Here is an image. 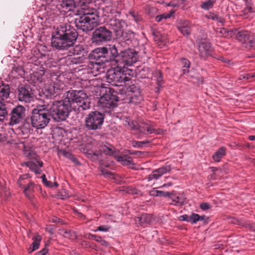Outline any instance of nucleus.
Wrapping results in <instances>:
<instances>
[{"label": "nucleus", "mask_w": 255, "mask_h": 255, "mask_svg": "<svg viewBox=\"0 0 255 255\" xmlns=\"http://www.w3.org/2000/svg\"><path fill=\"white\" fill-rule=\"evenodd\" d=\"M25 108L22 106L18 105L13 108L9 114V124L13 126L22 122L25 116Z\"/></svg>", "instance_id": "11"}, {"label": "nucleus", "mask_w": 255, "mask_h": 255, "mask_svg": "<svg viewBox=\"0 0 255 255\" xmlns=\"http://www.w3.org/2000/svg\"><path fill=\"white\" fill-rule=\"evenodd\" d=\"M227 148L222 146L217 150L212 155V159L215 162H220L221 159L226 154Z\"/></svg>", "instance_id": "23"}, {"label": "nucleus", "mask_w": 255, "mask_h": 255, "mask_svg": "<svg viewBox=\"0 0 255 255\" xmlns=\"http://www.w3.org/2000/svg\"><path fill=\"white\" fill-rule=\"evenodd\" d=\"M246 76V80H251L252 79L255 77V75L254 73H245Z\"/></svg>", "instance_id": "60"}, {"label": "nucleus", "mask_w": 255, "mask_h": 255, "mask_svg": "<svg viewBox=\"0 0 255 255\" xmlns=\"http://www.w3.org/2000/svg\"><path fill=\"white\" fill-rule=\"evenodd\" d=\"M185 0H174L173 1L165 3L167 6L177 7L179 4H182Z\"/></svg>", "instance_id": "40"}, {"label": "nucleus", "mask_w": 255, "mask_h": 255, "mask_svg": "<svg viewBox=\"0 0 255 255\" xmlns=\"http://www.w3.org/2000/svg\"><path fill=\"white\" fill-rule=\"evenodd\" d=\"M63 236L65 238H69L71 240H74L77 239L78 236L76 232L71 230H64L62 231Z\"/></svg>", "instance_id": "35"}, {"label": "nucleus", "mask_w": 255, "mask_h": 255, "mask_svg": "<svg viewBox=\"0 0 255 255\" xmlns=\"http://www.w3.org/2000/svg\"><path fill=\"white\" fill-rule=\"evenodd\" d=\"M214 3L215 1L212 0H205L202 2L201 7L205 10H208L213 7Z\"/></svg>", "instance_id": "36"}, {"label": "nucleus", "mask_w": 255, "mask_h": 255, "mask_svg": "<svg viewBox=\"0 0 255 255\" xmlns=\"http://www.w3.org/2000/svg\"><path fill=\"white\" fill-rule=\"evenodd\" d=\"M70 53H71L73 55H77L80 56H84L85 53L84 48L83 46L81 45H76L75 47L69 50Z\"/></svg>", "instance_id": "28"}, {"label": "nucleus", "mask_w": 255, "mask_h": 255, "mask_svg": "<svg viewBox=\"0 0 255 255\" xmlns=\"http://www.w3.org/2000/svg\"><path fill=\"white\" fill-rule=\"evenodd\" d=\"M255 12V10L251 6H247L243 10L244 15H247L249 13Z\"/></svg>", "instance_id": "46"}, {"label": "nucleus", "mask_w": 255, "mask_h": 255, "mask_svg": "<svg viewBox=\"0 0 255 255\" xmlns=\"http://www.w3.org/2000/svg\"><path fill=\"white\" fill-rule=\"evenodd\" d=\"M116 159L124 166L129 165L132 163L131 157L127 155L117 156L115 157Z\"/></svg>", "instance_id": "26"}, {"label": "nucleus", "mask_w": 255, "mask_h": 255, "mask_svg": "<svg viewBox=\"0 0 255 255\" xmlns=\"http://www.w3.org/2000/svg\"><path fill=\"white\" fill-rule=\"evenodd\" d=\"M205 17L208 19L216 21L222 24L224 23L225 22V19L223 17L220 16L214 12H208L205 15Z\"/></svg>", "instance_id": "27"}, {"label": "nucleus", "mask_w": 255, "mask_h": 255, "mask_svg": "<svg viewBox=\"0 0 255 255\" xmlns=\"http://www.w3.org/2000/svg\"><path fill=\"white\" fill-rule=\"evenodd\" d=\"M163 174H164L163 173L160 168H159L154 170L151 174H149L148 176V180L151 181L152 179L157 180L159 179Z\"/></svg>", "instance_id": "34"}, {"label": "nucleus", "mask_w": 255, "mask_h": 255, "mask_svg": "<svg viewBox=\"0 0 255 255\" xmlns=\"http://www.w3.org/2000/svg\"><path fill=\"white\" fill-rule=\"evenodd\" d=\"M99 243H101V244L102 245H103L104 246H108V242H106L105 240H102L101 238L100 242Z\"/></svg>", "instance_id": "64"}, {"label": "nucleus", "mask_w": 255, "mask_h": 255, "mask_svg": "<svg viewBox=\"0 0 255 255\" xmlns=\"http://www.w3.org/2000/svg\"><path fill=\"white\" fill-rule=\"evenodd\" d=\"M175 199H176V203H178L179 205L182 204L184 202V199L179 196H176Z\"/></svg>", "instance_id": "62"}, {"label": "nucleus", "mask_w": 255, "mask_h": 255, "mask_svg": "<svg viewBox=\"0 0 255 255\" xmlns=\"http://www.w3.org/2000/svg\"><path fill=\"white\" fill-rule=\"evenodd\" d=\"M153 39L157 43H160L163 45H165L167 42V36L165 34H161L158 31H154L153 33Z\"/></svg>", "instance_id": "25"}, {"label": "nucleus", "mask_w": 255, "mask_h": 255, "mask_svg": "<svg viewBox=\"0 0 255 255\" xmlns=\"http://www.w3.org/2000/svg\"><path fill=\"white\" fill-rule=\"evenodd\" d=\"M77 36V32L73 26L67 23L61 24L52 35V45L57 49H67L73 46Z\"/></svg>", "instance_id": "3"}, {"label": "nucleus", "mask_w": 255, "mask_h": 255, "mask_svg": "<svg viewBox=\"0 0 255 255\" xmlns=\"http://www.w3.org/2000/svg\"><path fill=\"white\" fill-rule=\"evenodd\" d=\"M7 116V105L3 102H0V122L3 121Z\"/></svg>", "instance_id": "32"}, {"label": "nucleus", "mask_w": 255, "mask_h": 255, "mask_svg": "<svg viewBox=\"0 0 255 255\" xmlns=\"http://www.w3.org/2000/svg\"><path fill=\"white\" fill-rule=\"evenodd\" d=\"M22 165L28 167L31 171L34 172L36 174H40L42 172L40 168L42 167L43 162L39 160L38 157L33 158L32 160L23 162Z\"/></svg>", "instance_id": "15"}, {"label": "nucleus", "mask_w": 255, "mask_h": 255, "mask_svg": "<svg viewBox=\"0 0 255 255\" xmlns=\"http://www.w3.org/2000/svg\"><path fill=\"white\" fill-rule=\"evenodd\" d=\"M60 89L59 85L57 84H54L53 85L49 87V92L51 94H58Z\"/></svg>", "instance_id": "42"}, {"label": "nucleus", "mask_w": 255, "mask_h": 255, "mask_svg": "<svg viewBox=\"0 0 255 255\" xmlns=\"http://www.w3.org/2000/svg\"><path fill=\"white\" fill-rule=\"evenodd\" d=\"M118 97L111 93H106L101 97L98 101V106L103 109L106 112H109V110L113 109L116 106Z\"/></svg>", "instance_id": "10"}, {"label": "nucleus", "mask_w": 255, "mask_h": 255, "mask_svg": "<svg viewBox=\"0 0 255 255\" xmlns=\"http://www.w3.org/2000/svg\"><path fill=\"white\" fill-rule=\"evenodd\" d=\"M232 223L235 224L239 225L240 226H245L246 228L250 229H251L252 227L251 225L246 224L236 219H234V220L232 221Z\"/></svg>", "instance_id": "45"}, {"label": "nucleus", "mask_w": 255, "mask_h": 255, "mask_svg": "<svg viewBox=\"0 0 255 255\" xmlns=\"http://www.w3.org/2000/svg\"><path fill=\"white\" fill-rule=\"evenodd\" d=\"M10 88L8 85H0V102L6 100L9 96Z\"/></svg>", "instance_id": "20"}, {"label": "nucleus", "mask_w": 255, "mask_h": 255, "mask_svg": "<svg viewBox=\"0 0 255 255\" xmlns=\"http://www.w3.org/2000/svg\"><path fill=\"white\" fill-rule=\"evenodd\" d=\"M112 38V32L105 26L98 28L93 32L92 40L95 42L110 41Z\"/></svg>", "instance_id": "12"}, {"label": "nucleus", "mask_w": 255, "mask_h": 255, "mask_svg": "<svg viewBox=\"0 0 255 255\" xmlns=\"http://www.w3.org/2000/svg\"><path fill=\"white\" fill-rule=\"evenodd\" d=\"M19 131L21 133V134L23 135L27 136L30 132V131H29V129L28 128H24L22 127H20L19 129ZM18 133H20V132H18Z\"/></svg>", "instance_id": "52"}, {"label": "nucleus", "mask_w": 255, "mask_h": 255, "mask_svg": "<svg viewBox=\"0 0 255 255\" xmlns=\"http://www.w3.org/2000/svg\"><path fill=\"white\" fill-rule=\"evenodd\" d=\"M46 103L38 105L32 110L30 117V123L32 128L43 129L49 123L51 118Z\"/></svg>", "instance_id": "5"}, {"label": "nucleus", "mask_w": 255, "mask_h": 255, "mask_svg": "<svg viewBox=\"0 0 255 255\" xmlns=\"http://www.w3.org/2000/svg\"><path fill=\"white\" fill-rule=\"evenodd\" d=\"M116 40L117 43L110 45L108 47L98 48L93 50L89 55L91 61L89 67L99 71L102 66L104 67L103 65L105 62L113 61L118 64L121 51L124 48L128 47L131 41L121 39Z\"/></svg>", "instance_id": "2"}, {"label": "nucleus", "mask_w": 255, "mask_h": 255, "mask_svg": "<svg viewBox=\"0 0 255 255\" xmlns=\"http://www.w3.org/2000/svg\"><path fill=\"white\" fill-rule=\"evenodd\" d=\"M123 67L117 65V67L111 68L107 71L106 77L108 82L112 85L121 86L126 81L129 80V78L124 74Z\"/></svg>", "instance_id": "7"}, {"label": "nucleus", "mask_w": 255, "mask_h": 255, "mask_svg": "<svg viewBox=\"0 0 255 255\" xmlns=\"http://www.w3.org/2000/svg\"><path fill=\"white\" fill-rule=\"evenodd\" d=\"M100 171L101 175H103L106 178H111L114 175L113 172L109 171L108 170L104 168H101Z\"/></svg>", "instance_id": "41"}, {"label": "nucleus", "mask_w": 255, "mask_h": 255, "mask_svg": "<svg viewBox=\"0 0 255 255\" xmlns=\"http://www.w3.org/2000/svg\"><path fill=\"white\" fill-rule=\"evenodd\" d=\"M91 0H62L61 5L63 8L71 10L73 7L77 5L85 6L87 3H90Z\"/></svg>", "instance_id": "16"}, {"label": "nucleus", "mask_w": 255, "mask_h": 255, "mask_svg": "<svg viewBox=\"0 0 255 255\" xmlns=\"http://www.w3.org/2000/svg\"><path fill=\"white\" fill-rule=\"evenodd\" d=\"M162 81H163V79H162V76L161 75V74L159 73V76L157 77V84L159 87L161 86V85L162 84Z\"/></svg>", "instance_id": "59"}, {"label": "nucleus", "mask_w": 255, "mask_h": 255, "mask_svg": "<svg viewBox=\"0 0 255 255\" xmlns=\"http://www.w3.org/2000/svg\"><path fill=\"white\" fill-rule=\"evenodd\" d=\"M24 155L25 156L28 157L30 160H32V158H36L38 156L32 150H25L24 151Z\"/></svg>", "instance_id": "39"}, {"label": "nucleus", "mask_w": 255, "mask_h": 255, "mask_svg": "<svg viewBox=\"0 0 255 255\" xmlns=\"http://www.w3.org/2000/svg\"><path fill=\"white\" fill-rule=\"evenodd\" d=\"M198 51L201 58H206L212 55L213 48L210 42L204 40L199 43Z\"/></svg>", "instance_id": "14"}, {"label": "nucleus", "mask_w": 255, "mask_h": 255, "mask_svg": "<svg viewBox=\"0 0 255 255\" xmlns=\"http://www.w3.org/2000/svg\"><path fill=\"white\" fill-rule=\"evenodd\" d=\"M155 192L156 193V195L159 197H169L172 194V193L169 192L159 190H155Z\"/></svg>", "instance_id": "43"}, {"label": "nucleus", "mask_w": 255, "mask_h": 255, "mask_svg": "<svg viewBox=\"0 0 255 255\" xmlns=\"http://www.w3.org/2000/svg\"><path fill=\"white\" fill-rule=\"evenodd\" d=\"M30 176L28 174L21 175L19 177V179L17 181V183L20 188H23L26 185V184L28 181H30L28 180Z\"/></svg>", "instance_id": "31"}, {"label": "nucleus", "mask_w": 255, "mask_h": 255, "mask_svg": "<svg viewBox=\"0 0 255 255\" xmlns=\"http://www.w3.org/2000/svg\"><path fill=\"white\" fill-rule=\"evenodd\" d=\"M138 130L139 132L144 134L156 133L159 134V132H157V130L149 126L148 124L142 123L138 126Z\"/></svg>", "instance_id": "21"}, {"label": "nucleus", "mask_w": 255, "mask_h": 255, "mask_svg": "<svg viewBox=\"0 0 255 255\" xmlns=\"http://www.w3.org/2000/svg\"><path fill=\"white\" fill-rule=\"evenodd\" d=\"M206 216L205 215L200 216L196 213H192L189 215V223L191 224H195L198 221H204Z\"/></svg>", "instance_id": "29"}, {"label": "nucleus", "mask_w": 255, "mask_h": 255, "mask_svg": "<svg viewBox=\"0 0 255 255\" xmlns=\"http://www.w3.org/2000/svg\"><path fill=\"white\" fill-rule=\"evenodd\" d=\"M104 120V115L99 112H90L85 118V127L88 130H97L101 128Z\"/></svg>", "instance_id": "8"}, {"label": "nucleus", "mask_w": 255, "mask_h": 255, "mask_svg": "<svg viewBox=\"0 0 255 255\" xmlns=\"http://www.w3.org/2000/svg\"><path fill=\"white\" fill-rule=\"evenodd\" d=\"M200 208L203 210H207L211 208V206L207 203H202L200 205Z\"/></svg>", "instance_id": "54"}, {"label": "nucleus", "mask_w": 255, "mask_h": 255, "mask_svg": "<svg viewBox=\"0 0 255 255\" xmlns=\"http://www.w3.org/2000/svg\"><path fill=\"white\" fill-rule=\"evenodd\" d=\"M71 62L73 63V64H79L81 62V56H78V57L77 58H71Z\"/></svg>", "instance_id": "58"}, {"label": "nucleus", "mask_w": 255, "mask_h": 255, "mask_svg": "<svg viewBox=\"0 0 255 255\" xmlns=\"http://www.w3.org/2000/svg\"><path fill=\"white\" fill-rule=\"evenodd\" d=\"M32 240H33V242L31 245L33 247V250H36L39 247L41 237L39 235H36L32 238Z\"/></svg>", "instance_id": "37"}, {"label": "nucleus", "mask_w": 255, "mask_h": 255, "mask_svg": "<svg viewBox=\"0 0 255 255\" xmlns=\"http://www.w3.org/2000/svg\"><path fill=\"white\" fill-rule=\"evenodd\" d=\"M177 29L184 36H189L191 32L192 24L188 20L179 19L176 25Z\"/></svg>", "instance_id": "17"}, {"label": "nucleus", "mask_w": 255, "mask_h": 255, "mask_svg": "<svg viewBox=\"0 0 255 255\" xmlns=\"http://www.w3.org/2000/svg\"><path fill=\"white\" fill-rule=\"evenodd\" d=\"M29 122H30V119H27L26 122L25 123H24V124L21 126V127H22L23 128H28V129H29V131H30L31 128L32 127L31 126V123L30 124Z\"/></svg>", "instance_id": "53"}, {"label": "nucleus", "mask_w": 255, "mask_h": 255, "mask_svg": "<svg viewBox=\"0 0 255 255\" xmlns=\"http://www.w3.org/2000/svg\"><path fill=\"white\" fill-rule=\"evenodd\" d=\"M237 38L242 43L249 44L250 46L254 47L255 41L253 40L249 31L243 30L237 34Z\"/></svg>", "instance_id": "18"}, {"label": "nucleus", "mask_w": 255, "mask_h": 255, "mask_svg": "<svg viewBox=\"0 0 255 255\" xmlns=\"http://www.w3.org/2000/svg\"><path fill=\"white\" fill-rule=\"evenodd\" d=\"M137 219L140 225H144L146 224H149L152 220L151 216L149 214H143Z\"/></svg>", "instance_id": "33"}, {"label": "nucleus", "mask_w": 255, "mask_h": 255, "mask_svg": "<svg viewBox=\"0 0 255 255\" xmlns=\"http://www.w3.org/2000/svg\"><path fill=\"white\" fill-rule=\"evenodd\" d=\"M81 15L75 20V25L83 31H90L96 27L99 22V16L94 9L82 8Z\"/></svg>", "instance_id": "4"}, {"label": "nucleus", "mask_w": 255, "mask_h": 255, "mask_svg": "<svg viewBox=\"0 0 255 255\" xmlns=\"http://www.w3.org/2000/svg\"><path fill=\"white\" fill-rule=\"evenodd\" d=\"M18 99L19 101L29 103L33 100V97L31 89L26 86H21L17 88Z\"/></svg>", "instance_id": "13"}, {"label": "nucleus", "mask_w": 255, "mask_h": 255, "mask_svg": "<svg viewBox=\"0 0 255 255\" xmlns=\"http://www.w3.org/2000/svg\"><path fill=\"white\" fill-rule=\"evenodd\" d=\"M125 22L118 17H111L109 19L107 25L109 28L113 30L117 40H127L132 41L133 34L130 31L124 32L123 28Z\"/></svg>", "instance_id": "6"}, {"label": "nucleus", "mask_w": 255, "mask_h": 255, "mask_svg": "<svg viewBox=\"0 0 255 255\" xmlns=\"http://www.w3.org/2000/svg\"><path fill=\"white\" fill-rule=\"evenodd\" d=\"M137 61V53L134 50L122 49L119 56L118 65L120 67L130 66Z\"/></svg>", "instance_id": "9"}, {"label": "nucleus", "mask_w": 255, "mask_h": 255, "mask_svg": "<svg viewBox=\"0 0 255 255\" xmlns=\"http://www.w3.org/2000/svg\"><path fill=\"white\" fill-rule=\"evenodd\" d=\"M160 168L164 174L169 172L172 169L171 164L168 162H166L164 166H162Z\"/></svg>", "instance_id": "44"}, {"label": "nucleus", "mask_w": 255, "mask_h": 255, "mask_svg": "<svg viewBox=\"0 0 255 255\" xmlns=\"http://www.w3.org/2000/svg\"><path fill=\"white\" fill-rule=\"evenodd\" d=\"M115 147L111 145H104L100 147V151L106 155H112L114 153Z\"/></svg>", "instance_id": "30"}, {"label": "nucleus", "mask_w": 255, "mask_h": 255, "mask_svg": "<svg viewBox=\"0 0 255 255\" xmlns=\"http://www.w3.org/2000/svg\"><path fill=\"white\" fill-rule=\"evenodd\" d=\"M101 237L100 236H97L95 235H93V234H89L87 235V238L89 239H90V240H95V241L97 242H100V239H101Z\"/></svg>", "instance_id": "50"}, {"label": "nucleus", "mask_w": 255, "mask_h": 255, "mask_svg": "<svg viewBox=\"0 0 255 255\" xmlns=\"http://www.w3.org/2000/svg\"><path fill=\"white\" fill-rule=\"evenodd\" d=\"M35 255H49L48 254V250L46 248H44L41 251L37 252Z\"/></svg>", "instance_id": "56"}, {"label": "nucleus", "mask_w": 255, "mask_h": 255, "mask_svg": "<svg viewBox=\"0 0 255 255\" xmlns=\"http://www.w3.org/2000/svg\"><path fill=\"white\" fill-rule=\"evenodd\" d=\"M175 11L173 9L171 10L169 13H164L161 15L162 19H166L167 18H170L174 13Z\"/></svg>", "instance_id": "48"}, {"label": "nucleus", "mask_w": 255, "mask_h": 255, "mask_svg": "<svg viewBox=\"0 0 255 255\" xmlns=\"http://www.w3.org/2000/svg\"><path fill=\"white\" fill-rule=\"evenodd\" d=\"M182 65H183L184 69H183L184 74L188 72V68L190 67V63L189 60L185 58H181L180 59Z\"/></svg>", "instance_id": "38"}, {"label": "nucleus", "mask_w": 255, "mask_h": 255, "mask_svg": "<svg viewBox=\"0 0 255 255\" xmlns=\"http://www.w3.org/2000/svg\"><path fill=\"white\" fill-rule=\"evenodd\" d=\"M110 229V227L107 225H102L99 226L95 231L108 232Z\"/></svg>", "instance_id": "49"}, {"label": "nucleus", "mask_w": 255, "mask_h": 255, "mask_svg": "<svg viewBox=\"0 0 255 255\" xmlns=\"http://www.w3.org/2000/svg\"><path fill=\"white\" fill-rule=\"evenodd\" d=\"M70 160L76 164H79V162L73 155Z\"/></svg>", "instance_id": "63"}, {"label": "nucleus", "mask_w": 255, "mask_h": 255, "mask_svg": "<svg viewBox=\"0 0 255 255\" xmlns=\"http://www.w3.org/2000/svg\"><path fill=\"white\" fill-rule=\"evenodd\" d=\"M23 70L22 67L21 66H14L12 68V72H15L16 73H17L19 75H22V74L23 72Z\"/></svg>", "instance_id": "51"}, {"label": "nucleus", "mask_w": 255, "mask_h": 255, "mask_svg": "<svg viewBox=\"0 0 255 255\" xmlns=\"http://www.w3.org/2000/svg\"><path fill=\"white\" fill-rule=\"evenodd\" d=\"M129 13L136 22H139L141 19V17L139 15L133 11H130Z\"/></svg>", "instance_id": "47"}, {"label": "nucleus", "mask_w": 255, "mask_h": 255, "mask_svg": "<svg viewBox=\"0 0 255 255\" xmlns=\"http://www.w3.org/2000/svg\"><path fill=\"white\" fill-rule=\"evenodd\" d=\"M91 102L83 90H72L66 92L65 98L59 101L46 103L50 118L57 122L66 120L71 109L79 112L90 109Z\"/></svg>", "instance_id": "1"}, {"label": "nucleus", "mask_w": 255, "mask_h": 255, "mask_svg": "<svg viewBox=\"0 0 255 255\" xmlns=\"http://www.w3.org/2000/svg\"><path fill=\"white\" fill-rule=\"evenodd\" d=\"M60 152L64 157H66L69 159H70L72 156H73V155L71 153L65 150L61 151Z\"/></svg>", "instance_id": "55"}, {"label": "nucleus", "mask_w": 255, "mask_h": 255, "mask_svg": "<svg viewBox=\"0 0 255 255\" xmlns=\"http://www.w3.org/2000/svg\"><path fill=\"white\" fill-rule=\"evenodd\" d=\"M141 143V142H140V141H133L132 142V145L134 147H142Z\"/></svg>", "instance_id": "61"}, {"label": "nucleus", "mask_w": 255, "mask_h": 255, "mask_svg": "<svg viewBox=\"0 0 255 255\" xmlns=\"http://www.w3.org/2000/svg\"><path fill=\"white\" fill-rule=\"evenodd\" d=\"M35 184L32 181H28L26 185L22 189L23 192L26 197L31 198L32 194L34 192Z\"/></svg>", "instance_id": "24"}, {"label": "nucleus", "mask_w": 255, "mask_h": 255, "mask_svg": "<svg viewBox=\"0 0 255 255\" xmlns=\"http://www.w3.org/2000/svg\"><path fill=\"white\" fill-rule=\"evenodd\" d=\"M103 10L104 14L108 16L109 19L111 17L121 16V12L112 5L105 6L103 8Z\"/></svg>", "instance_id": "19"}, {"label": "nucleus", "mask_w": 255, "mask_h": 255, "mask_svg": "<svg viewBox=\"0 0 255 255\" xmlns=\"http://www.w3.org/2000/svg\"><path fill=\"white\" fill-rule=\"evenodd\" d=\"M178 219L181 221H186L189 222V215L186 214L181 215L178 217Z\"/></svg>", "instance_id": "57"}, {"label": "nucleus", "mask_w": 255, "mask_h": 255, "mask_svg": "<svg viewBox=\"0 0 255 255\" xmlns=\"http://www.w3.org/2000/svg\"><path fill=\"white\" fill-rule=\"evenodd\" d=\"M88 157L94 162H100L103 160V153L100 151H89L87 153Z\"/></svg>", "instance_id": "22"}]
</instances>
